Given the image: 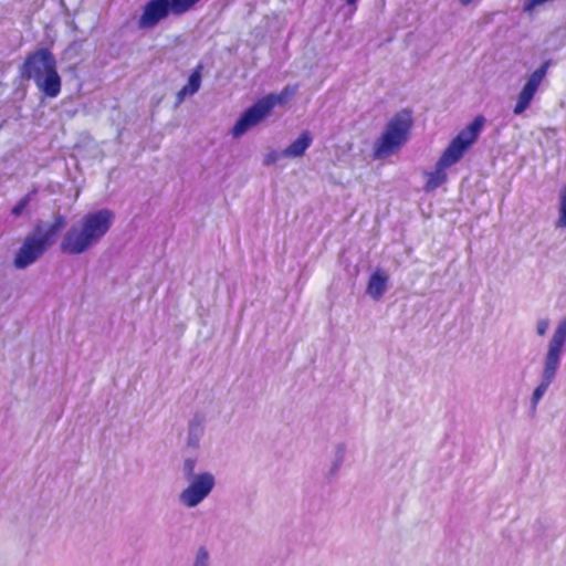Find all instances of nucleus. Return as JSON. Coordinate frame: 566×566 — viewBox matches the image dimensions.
I'll list each match as a JSON object with an SVG mask.
<instances>
[{
	"mask_svg": "<svg viewBox=\"0 0 566 566\" xmlns=\"http://www.w3.org/2000/svg\"><path fill=\"white\" fill-rule=\"evenodd\" d=\"M485 118L478 115L465 128L450 142L448 147L443 150L438 159L434 170L426 172L427 180L423 186L426 192H431L442 186L447 179L446 169L455 165L461 160L464 154L478 140L483 127Z\"/></svg>",
	"mask_w": 566,
	"mask_h": 566,
	"instance_id": "f257e3e1",
	"label": "nucleus"
},
{
	"mask_svg": "<svg viewBox=\"0 0 566 566\" xmlns=\"http://www.w3.org/2000/svg\"><path fill=\"white\" fill-rule=\"evenodd\" d=\"M114 214L108 210L87 213L81 227L73 226L61 241V250L67 254H81L96 243L109 230Z\"/></svg>",
	"mask_w": 566,
	"mask_h": 566,
	"instance_id": "f03ea898",
	"label": "nucleus"
},
{
	"mask_svg": "<svg viewBox=\"0 0 566 566\" xmlns=\"http://www.w3.org/2000/svg\"><path fill=\"white\" fill-rule=\"evenodd\" d=\"M66 219L62 214L54 217L50 226L35 224L15 254L13 264L17 269H24L35 262L56 240L60 231L65 227Z\"/></svg>",
	"mask_w": 566,
	"mask_h": 566,
	"instance_id": "7ed1b4c3",
	"label": "nucleus"
},
{
	"mask_svg": "<svg viewBox=\"0 0 566 566\" xmlns=\"http://www.w3.org/2000/svg\"><path fill=\"white\" fill-rule=\"evenodd\" d=\"M412 125V114L409 109L396 113L375 144V156L381 158L397 151L408 140Z\"/></svg>",
	"mask_w": 566,
	"mask_h": 566,
	"instance_id": "20e7f679",
	"label": "nucleus"
},
{
	"mask_svg": "<svg viewBox=\"0 0 566 566\" xmlns=\"http://www.w3.org/2000/svg\"><path fill=\"white\" fill-rule=\"evenodd\" d=\"M296 85H287L282 90L280 94H269L258 99L238 119L232 128V135L234 137L243 135L249 128L255 126L265 116H268L275 105L285 103L289 96H292L296 93Z\"/></svg>",
	"mask_w": 566,
	"mask_h": 566,
	"instance_id": "39448f33",
	"label": "nucleus"
},
{
	"mask_svg": "<svg viewBox=\"0 0 566 566\" xmlns=\"http://www.w3.org/2000/svg\"><path fill=\"white\" fill-rule=\"evenodd\" d=\"M566 342V318H564L554 332L549 342L548 352L545 358L543 379L533 392V402L536 405L554 380L559 366L560 355Z\"/></svg>",
	"mask_w": 566,
	"mask_h": 566,
	"instance_id": "423d86ee",
	"label": "nucleus"
},
{
	"mask_svg": "<svg viewBox=\"0 0 566 566\" xmlns=\"http://www.w3.org/2000/svg\"><path fill=\"white\" fill-rule=\"evenodd\" d=\"M54 64H56V60L53 53L46 48H41L25 56L21 67V75L27 80L35 81Z\"/></svg>",
	"mask_w": 566,
	"mask_h": 566,
	"instance_id": "0eeeda50",
	"label": "nucleus"
},
{
	"mask_svg": "<svg viewBox=\"0 0 566 566\" xmlns=\"http://www.w3.org/2000/svg\"><path fill=\"white\" fill-rule=\"evenodd\" d=\"M549 66L551 61L547 60L528 76L526 83L517 96V102L513 108V113L515 115H521L525 109L528 108L541 83L546 77Z\"/></svg>",
	"mask_w": 566,
	"mask_h": 566,
	"instance_id": "6e6552de",
	"label": "nucleus"
},
{
	"mask_svg": "<svg viewBox=\"0 0 566 566\" xmlns=\"http://www.w3.org/2000/svg\"><path fill=\"white\" fill-rule=\"evenodd\" d=\"M172 14L168 0H149L143 9L138 18L137 25L139 29H153L161 20Z\"/></svg>",
	"mask_w": 566,
	"mask_h": 566,
	"instance_id": "1a4fd4ad",
	"label": "nucleus"
},
{
	"mask_svg": "<svg viewBox=\"0 0 566 566\" xmlns=\"http://www.w3.org/2000/svg\"><path fill=\"white\" fill-rule=\"evenodd\" d=\"M213 478L209 473L199 474L190 485L182 491L180 499L189 507L199 504L212 490Z\"/></svg>",
	"mask_w": 566,
	"mask_h": 566,
	"instance_id": "9d476101",
	"label": "nucleus"
},
{
	"mask_svg": "<svg viewBox=\"0 0 566 566\" xmlns=\"http://www.w3.org/2000/svg\"><path fill=\"white\" fill-rule=\"evenodd\" d=\"M36 87L49 98H55L62 90V80L56 64L46 70L45 74L34 81Z\"/></svg>",
	"mask_w": 566,
	"mask_h": 566,
	"instance_id": "9b49d317",
	"label": "nucleus"
},
{
	"mask_svg": "<svg viewBox=\"0 0 566 566\" xmlns=\"http://www.w3.org/2000/svg\"><path fill=\"white\" fill-rule=\"evenodd\" d=\"M388 276L381 270L375 271L368 281L367 293L371 298L378 301L382 297L387 289Z\"/></svg>",
	"mask_w": 566,
	"mask_h": 566,
	"instance_id": "f8f14e48",
	"label": "nucleus"
},
{
	"mask_svg": "<svg viewBox=\"0 0 566 566\" xmlns=\"http://www.w3.org/2000/svg\"><path fill=\"white\" fill-rule=\"evenodd\" d=\"M312 144V136L310 132H303L289 147L283 150V156L296 158L304 155L306 149Z\"/></svg>",
	"mask_w": 566,
	"mask_h": 566,
	"instance_id": "ddd939ff",
	"label": "nucleus"
},
{
	"mask_svg": "<svg viewBox=\"0 0 566 566\" xmlns=\"http://www.w3.org/2000/svg\"><path fill=\"white\" fill-rule=\"evenodd\" d=\"M201 84V65H199L189 76L187 85L182 86L177 94L178 103L182 102L188 95L199 91Z\"/></svg>",
	"mask_w": 566,
	"mask_h": 566,
	"instance_id": "4468645a",
	"label": "nucleus"
},
{
	"mask_svg": "<svg viewBox=\"0 0 566 566\" xmlns=\"http://www.w3.org/2000/svg\"><path fill=\"white\" fill-rule=\"evenodd\" d=\"M557 227L566 228V186L564 187L560 193L559 217L557 221Z\"/></svg>",
	"mask_w": 566,
	"mask_h": 566,
	"instance_id": "2eb2a0df",
	"label": "nucleus"
},
{
	"mask_svg": "<svg viewBox=\"0 0 566 566\" xmlns=\"http://www.w3.org/2000/svg\"><path fill=\"white\" fill-rule=\"evenodd\" d=\"M31 200V197L29 195L24 196L19 200V202L12 208L11 213L13 216H20L23 210L27 208Z\"/></svg>",
	"mask_w": 566,
	"mask_h": 566,
	"instance_id": "dca6fc26",
	"label": "nucleus"
},
{
	"mask_svg": "<svg viewBox=\"0 0 566 566\" xmlns=\"http://www.w3.org/2000/svg\"><path fill=\"white\" fill-rule=\"evenodd\" d=\"M208 563V552L205 547H200L197 554L196 562L193 566H207Z\"/></svg>",
	"mask_w": 566,
	"mask_h": 566,
	"instance_id": "f3484780",
	"label": "nucleus"
},
{
	"mask_svg": "<svg viewBox=\"0 0 566 566\" xmlns=\"http://www.w3.org/2000/svg\"><path fill=\"white\" fill-rule=\"evenodd\" d=\"M195 465H196V461L192 459H187L185 461L184 470L188 478L193 475Z\"/></svg>",
	"mask_w": 566,
	"mask_h": 566,
	"instance_id": "a211bd4d",
	"label": "nucleus"
},
{
	"mask_svg": "<svg viewBox=\"0 0 566 566\" xmlns=\"http://www.w3.org/2000/svg\"><path fill=\"white\" fill-rule=\"evenodd\" d=\"M548 325H549V323H548V321H547V319H541V321H538L537 326H536L537 334H538L539 336L545 335V333L547 332Z\"/></svg>",
	"mask_w": 566,
	"mask_h": 566,
	"instance_id": "6ab92c4d",
	"label": "nucleus"
},
{
	"mask_svg": "<svg viewBox=\"0 0 566 566\" xmlns=\"http://www.w3.org/2000/svg\"><path fill=\"white\" fill-rule=\"evenodd\" d=\"M276 160V154H271L266 157L265 159V164L266 165H270V164H273L274 161Z\"/></svg>",
	"mask_w": 566,
	"mask_h": 566,
	"instance_id": "aec40b11",
	"label": "nucleus"
},
{
	"mask_svg": "<svg viewBox=\"0 0 566 566\" xmlns=\"http://www.w3.org/2000/svg\"><path fill=\"white\" fill-rule=\"evenodd\" d=\"M462 6L470 4L473 0H459Z\"/></svg>",
	"mask_w": 566,
	"mask_h": 566,
	"instance_id": "412c9836",
	"label": "nucleus"
},
{
	"mask_svg": "<svg viewBox=\"0 0 566 566\" xmlns=\"http://www.w3.org/2000/svg\"><path fill=\"white\" fill-rule=\"evenodd\" d=\"M358 2V0H346V3L349 6H355Z\"/></svg>",
	"mask_w": 566,
	"mask_h": 566,
	"instance_id": "4be33fe9",
	"label": "nucleus"
}]
</instances>
